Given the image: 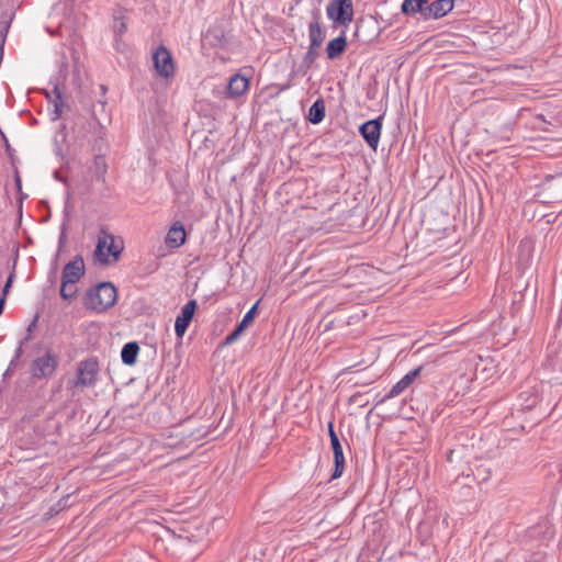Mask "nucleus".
<instances>
[{
    "label": "nucleus",
    "instance_id": "f257e3e1",
    "mask_svg": "<svg viewBox=\"0 0 562 562\" xmlns=\"http://www.w3.org/2000/svg\"><path fill=\"white\" fill-rule=\"evenodd\" d=\"M124 249V243L120 237L105 229L98 235V243L94 250L95 259L102 265L115 263Z\"/></svg>",
    "mask_w": 562,
    "mask_h": 562
},
{
    "label": "nucleus",
    "instance_id": "f03ea898",
    "mask_svg": "<svg viewBox=\"0 0 562 562\" xmlns=\"http://www.w3.org/2000/svg\"><path fill=\"white\" fill-rule=\"evenodd\" d=\"M116 302V289L110 282H103L88 291L85 305L94 312L101 313L112 307Z\"/></svg>",
    "mask_w": 562,
    "mask_h": 562
},
{
    "label": "nucleus",
    "instance_id": "7ed1b4c3",
    "mask_svg": "<svg viewBox=\"0 0 562 562\" xmlns=\"http://www.w3.org/2000/svg\"><path fill=\"white\" fill-rule=\"evenodd\" d=\"M327 16L334 22L347 26L353 18L351 0H331L326 8Z\"/></svg>",
    "mask_w": 562,
    "mask_h": 562
},
{
    "label": "nucleus",
    "instance_id": "20e7f679",
    "mask_svg": "<svg viewBox=\"0 0 562 562\" xmlns=\"http://www.w3.org/2000/svg\"><path fill=\"white\" fill-rule=\"evenodd\" d=\"M98 362L93 359L81 361L77 369V376L71 382L75 386L88 387L95 383L98 375Z\"/></svg>",
    "mask_w": 562,
    "mask_h": 562
},
{
    "label": "nucleus",
    "instance_id": "39448f33",
    "mask_svg": "<svg viewBox=\"0 0 562 562\" xmlns=\"http://www.w3.org/2000/svg\"><path fill=\"white\" fill-rule=\"evenodd\" d=\"M328 434L330 438V445L334 453V471L331 474V479L336 480L340 477L345 470V457L342 451V446L339 441L337 434L334 430L333 423L328 424Z\"/></svg>",
    "mask_w": 562,
    "mask_h": 562
},
{
    "label": "nucleus",
    "instance_id": "423d86ee",
    "mask_svg": "<svg viewBox=\"0 0 562 562\" xmlns=\"http://www.w3.org/2000/svg\"><path fill=\"white\" fill-rule=\"evenodd\" d=\"M383 116L364 122L360 127L359 132L366 143L375 150L380 143L381 130H382Z\"/></svg>",
    "mask_w": 562,
    "mask_h": 562
},
{
    "label": "nucleus",
    "instance_id": "0eeeda50",
    "mask_svg": "<svg viewBox=\"0 0 562 562\" xmlns=\"http://www.w3.org/2000/svg\"><path fill=\"white\" fill-rule=\"evenodd\" d=\"M154 65L157 72L165 78L175 74V65L170 52L165 46H159L154 55Z\"/></svg>",
    "mask_w": 562,
    "mask_h": 562
},
{
    "label": "nucleus",
    "instance_id": "6e6552de",
    "mask_svg": "<svg viewBox=\"0 0 562 562\" xmlns=\"http://www.w3.org/2000/svg\"><path fill=\"white\" fill-rule=\"evenodd\" d=\"M57 361L49 353L37 357L32 363V374L35 378H47L52 375L56 369Z\"/></svg>",
    "mask_w": 562,
    "mask_h": 562
},
{
    "label": "nucleus",
    "instance_id": "1a4fd4ad",
    "mask_svg": "<svg viewBox=\"0 0 562 562\" xmlns=\"http://www.w3.org/2000/svg\"><path fill=\"white\" fill-rule=\"evenodd\" d=\"M423 366H419L409 372H407L398 382H396L387 394L384 395L382 401H387L401 395L406 389H408L423 371Z\"/></svg>",
    "mask_w": 562,
    "mask_h": 562
},
{
    "label": "nucleus",
    "instance_id": "9d476101",
    "mask_svg": "<svg viewBox=\"0 0 562 562\" xmlns=\"http://www.w3.org/2000/svg\"><path fill=\"white\" fill-rule=\"evenodd\" d=\"M195 307V301L191 300L183 305L180 314L177 316L175 323V331L179 338H181L184 335L190 322L192 321Z\"/></svg>",
    "mask_w": 562,
    "mask_h": 562
},
{
    "label": "nucleus",
    "instance_id": "9b49d317",
    "mask_svg": "<svg viewBox=\"0 0 562 562\" xmlns=\"http://www.w3.org/2000/svg\"><path fill=\"white\" fill-rule=\"evenodd\" d=\"M85 273V262L81 257H76L68 262L63 270V281L77 283Z\"/></svg>",
    "mask_w": 562,
    "mask_h": 562
},
{
    "label": "nucleus",
    "instance_id": "f8f14e48",
    "mask_svg": "<svg viewBox=\"0 0 562 562\" xmlns=\"http://www.w3.org/2000/svg\"><path fill=\"white\" fill-rule=\"evenodd\" d=\"M248 88H249L248 78L240 74H235L234 76L231 77V79L228 81L226 95L228 98L240 97L248 90Z\"/></svg>",
    "mask_w": 562,
    "mask_h": 562
},
{
    "label": "nucleus",
    "instance_id": "ddd939ff",
    "mask_svg": "<svg viewBox=\"0 0 562 562\" xmlns=\"http://www.w3.org/2000/svg\"><path fill=\"white\" fill-rule=\"evenodd\" d=\"M186 231L181 223L176 222L168 231L165 243L169 248H179L186 241Z\"/></svg>",
    "mask_w": 562,
    "mask_h": 562
},
{
    "label": "nucleus",
    "instance_id": "4468645a",
    "mask_svg": "<svg viewBox=\"0 0 562 562\" xmlns=\"http://www.w3.org/2000/svg\"><path fill=\"white\" fill-rule=\"evenodd\" d=\"M453 9V0H436L426 7L425 18H442Z\"/></svg>",
    "mask_w": 562,
    "mask_h": 562
},
{
    "label": "nucleus",
    "instance_id": "2eb2a0df",
    "mask_svg": "<svg viewBox=\"0 0 562 562\" xmlns=\"http://www.w3.org/2000/svg\"><path fill=\"white\" fill-rule=\"evenodd\" d=\"M308 37L310 45L314 47H319L324 41V33L318 22V14L315 15L314 21L308 25Z\"/></svg>",
    "mask_w": 562,
    "mask_h": 562
},
{
    "label": "nucleus",
    "instance_id": "dca6fc26",
    "mask_svg": "<svg viewBox=\"0 0 562 562\" xmlns=\"http://www.w3.org/2000/svg\"><path fill=\"white\" fill-rule=\"evenodd\" d=\"M346 44L345 36H338L331 40L326 47L328 58L335 59L340 56L346 48Z\"/></svg>",
    "mask_w": 562,
    "mask_h": 562
},
{
    "label": "nucleus",
    "instance_id": "f3484780",
    "mask_svg": "<svg viewBox=\"0 0 562 562\" xmlns=\"http://www.w3.org/2000/svg\"><path fill=\"white\" fill-rule=\"evenodd\" d=\"M325 116V102L323 99H317L308 110V121L313 124H318Z\"/></svg>",
    "mask_w": 562,
    "mask_h": 562
},
{
    "label": "nucleus",
    "instance_id": "a211bd4d",
    "mask_svg": "<svg viewBox=\"0 0 562 562\" xmlns=\"http://www.w3.org/2000/svg\"><path fill=\"white\" fill-rule=\"evenodd\" d=\"M139 351V347L136 342H127L124 345L121 351V358L123 363L132 366L136 362V358Z\"/></svg>",
    "mask_w": 562,
    "mask_h": 562
},
{
    "label": "nucleus",
    "instance_id": "6ab92c4d",
    "mask_svg": "<svg viewBox=\"0 0 562 562\" xmlns=\"http://www.w3.org/2000/svg\"><path fill=\"white\" fill-rule=\"evenodd\" d=\"M426 3L425 0H404L402 3V12L405 14L422 12L424 14V12H427L426 8H424Z\"/></svg>",
    "mask_w": 562,
    "mask_h": 562
},
{
    "label": "nucleus",
    "instance_id": "aec40b11",
    "mask_svg": "<svg viewBox=\"0 0 562 562\" xmlns=\"http://www.w3.org/2000/svg\"><path fill=\"white\" fill-rule=\"evenodd\" d=\"M77 295V286L75 282L63 281L60 286V296L66 301H71Z\"/></svg>",
    "mask_w": 562,
    "mask_h": 562
},
{
    "label": "nucleus",
    "instance_id": "412c9836",
    "mask_svg": "<svg viewBox=\"0 0 562 562\" xmlns=\"http://www.w3.org/2000/svg\"><path fill=\"white\" fill-rule=\"evenodd\" d=\"M259 302L254 304L251 308L245 314L241 322L239 323L241 326H245L246 328L254 322L255 316L257 314V307Z\"/></svg>",
    "mask_w": 562,
    "mask_h": 562
},
{
    "label": "nucleus",
    "instance_id": "4be33fe9",
    "mask_svg": "<svg viewBox=\"0 0 562 562\" xmlns=\"http://www.w3.org/2000/svg\"><path fill=\"white\" fill-rule=\"evenodd\" d=\"M54 92L56 93V99L54 101V108H55V116L53 117L54 120L58 119L63 112V100H61V95L58 91L57 88H55Z\"/></svg>",
    "mask_w": 562,
    "mask_h": 562
},
{
    "label": "nucleus",
    "instance_id": "5701e85b",
    "mask_svg": "<svg viewBox=\"0 0 562 562\" xmlns=\"http://www.w3.org/2000/svg\"><path fill=\"white\" fill-rule=\"evenodd\" d=\"M94 167H95V169H97L98 177H99V178L103 177V175H104V172H105V168H106L104 157H102V156H97V157L94 158Z\"/></svg>",
    "mask_w": 562,
    "mask_h": 562
},
{
    "label": "nucleus",
    "instance_id": "b1692460",
    "mask_svg": "<svg viewBox=\"0 0 562 562\" xmlns=\"http://www.w3.org/2000/svg\"><path fill=\"white\" fill-rule=\"evenodd\" d=\"M317 48L318 47H314V46L310 45L308 50L304 57V63H306V64L314 63V60L317 56Z\"/></svg>",
    "mask_w": 562,
    "mask_h": 562
},
{
    "label": "nucleus",
    "instance_id": "393cba45",
    "mask_svg": "<svg viewBox=\"0 0 562 562\" xmlns=\"http://www.w3.org/2000/svg\"><path fill=\"white\" fill-rule=\"evenodd\" d=\"M127 30V26H126V23L124 21H120L117 22L115 25H114V33H115V37L117 38L119 36H121L122 34H124ZM119 41L116 40V43Z\"/></svg>",
    "mask_w": 562,
    "mask_h": 562
},
{
    "label": "nucleus",
    "instance_id": "a878e982",
    "mask_svg": "<svg viewBox=\"0 0 562 562\" xmlns=\"http://www.w3.org/2000/svg\"><path fill=\"white\" fill-rule=\"evenodd\" d=\"M13 278H14V274L11 273L3 286V290H2V296L1 297H4L8 295L9 291H10V288H11V284H12V281H13Z\"/></svg>",
    "mask_w": 562,
    "mask_h": 562
},
{
    "label": "nucleus",
    "instance_id": "bb28decb",
    "mask_svg": "<svg viewBox=\"0 0 562 562\" xmlns=\"http://www.w3.org/2000/svg\"><path fill=\"white\" fill-rule=\"evenodd\" d=\"M239 338V335L236 331H232L229 335L226 336L224 340V345L228 346L234 344Z\"/></svg>",
    "mask_w": 562,
    "mask_h": 562
},
{
    "label": "nucleus",
    "instance_id": "cd10ccee",
    "mask_svg": "<svg viewBox=\"0 0 562 562\" xmlns=\"http://www.w3.org/2000/svg\"><path fill=\"white\" fill-rule=\"evenodd\" d=\"M246 329L245 326H241L240 324H238L236 326V328L234 329V331H236L239 336L241 335V333Z\"/></svg>",
    "mask_w": 562,
    "mask_h": 562
},
{
    "label": "nucleus",
    "instance_id": "c85d7f7f",
    "mask_svg": "<svg viewBox=\"0 0 562 562\" xmlns=\"http://www.w3.org/2000/svg\"><path fill=\"white\" fill-rule=\"evenodd\" d=\"M15 184L18 190H21V178L18 172L15 173Z\"/></svg>",
    "mask_w": 562,
    "mask_h": 562
},
{
    "label": "nucleus",
    "instance_id": "c756f323",
    "mask_svg": "<svg viewBox=\"0 0 562 562\" xmlns=\"http://www.w3.org/2000/svg\"><path fill=\"white\" fill-rule=\"evenodd\" d=\"M4 303H5L4 297H0V315H1V314H2V312H3Z\"/></svg>",
    "mask_w": 562,
    "mask_h": 562
},
{
    "label": "nucleus",
    "instance_id": "7c9ffc66",
    "mask_svg": "<svg viewBox=\"0 0 562 562\" xmlns=\"http://www.w3.org/2000/svg\"><path fill=\"white\" fill-rule=\"evenodd\" d=\"M101 91H102L103 93L106 91L105 86H103V85L101 86Z\"/></svg>",
    "mask_w": 562,
    "mask_h": 562
}]
</instances>
